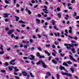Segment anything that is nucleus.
I'll use <instances>...</instances> for the list:
<instances>
[{"label":"nucleus","instance_id":"obj_27","mask_svg":"<svg viewBox=\"0 0 79 79\" xmlns=\"http://www.w3.org/2000/svg\"><path fill=\"white\" fill-rule=\"evenodd\" d=\"M54 27L55 29H56V30H58V29L56 28V25L54 26Z\"/></svg>","mask_w":79,"mask_h":79},{"label":"nucleus","instance_id":"obj_52","mask_svg":"<svg viewBox=\"0 0 79 79\" xmlns=\"http://www.w3.org/2000/svg\"><path fill=\"white\" fill-rule=\"evenodd\" d=\"M52 24L53 25H55V21H52Z\"/></svg>","mask_w":79,"mask_h":79},{"label":"nucleus","instance_id":"obj_48","mask_svg":"<svg viewBox=\"0 0 79 79\" xmlns=\"http://www.w3.org/2000/svg\"><path fill=\"white\" fill-rule=\"evenodd\" d=\"M57 11H60V7H58L57 8Z\"/></svg>","mask_w":79,"mask_h":79},{"label":"nucleus","instance_id":"obj_20","mask_svg":"<svg viewBox=\"0 0 79 79\" xmlns=\"http://www.w3.org/2000/svg\"><path fill=\"white\" fill-rule=\"evenodd\" d=\"M5 2L6 4H10V2H9V1L7 0H5Z\"/></svg>","mask_w":79,"mask_h":79},{"label":"nucleus","instance_id":"obj_50","mask_svg":"<svg viewBox=\"0 0 79 79\" xmlns=\"http://www.w3.org/2000/svg\"><path fill=\"white\" fill-rule=\"evenodd\" d=\"M23 59H24V60H27V57H24L23 58Z\"/></svg>","mask_w":79,"mask_h":79},{"label":"nucleus","instance_id":"obj_40","mask_svg":"<svg viewBox=\"0 0 79 79\" xmlns=\"http://www.w3.org/2000/svg\"><path fill=\"white\" fill-rule=\"evenodd\" d=\"M60 55H61V56L63 57V56H64V54H63H63H62V53H61L60 54Z\"/></svg>","mask_w":79,"mask_h":79},{"label":"nucleus","instance_id":"obj_9","mask_svg":"<svg viewBox=\"0 0 79 79\" xmlns=\"http://www.w3.org/2000/svg\"><path fill=\"white\" fill-rule=\"evenodd\" d=\"M43 11H44V13H45L46 14H47L48 13V12L47 11V9H43Z\"/></svg>","mask_w":79,"mask_h":79},{"label":"nucleus","instance_id":"obj_63","mask_svg":"<svg viewBox=\"0 0 79 79\" xmlns=\"http://www.w3.org/2000/svg\"><path fill=\"white\" fill-rule=\"evenodd\" d=\"M74 2H75V0H73L71 2L72 3H74Z\"/></svg>","mask_w":79,"mask_h":79},{"label":"nucleus","instance_id":"obj_18","mask_svg":"<svg viewBox=\"0 0 79 79\" xmlns=\"http://www.w3.org/2000/svg\"><path fill=\"white\" fill-rule=\"evenodd\" d=\"M60 69L61 70H63V69L65 70V69H64V68L63 67H62V66H60Z\"/></svg>","mask_w":79,"mask_h":79},{"label":"nucleus","instance_id":"obj_30","mask_svg":"<svg viewBox=\"0 0 79 79\" xmlns=\"http://www.w3.org/2000/svg\"><path fill=\"white\" fill-rule=\"evenodd\" d=\"M11 37H12V38H13V37H14V38H15V36H14V35L13 34H12V35H11Z\"/></svg>","mask_w":79,"mask_h":79},{"label":"nucleus","instance_id":"obj_14","mask_svg":"<svg viewBox=\"0 0 79 79\" xmlns=\"http://www.w3.org/2000/svg\"><path fill=\"white\" fill-rule=\"evenodd\" d=\"M14 69L15 70H14L15 72H17V71H19V69H17V68L16 67L14 68Z\"/></svg>","mask_w":79,"mask_h":79},{"label":"nucleus","instance_id":"obj_56","mask_svg":"<svg viewBox=\"0 0 79 79\" xmlns=\"http://www.w3.org/2000/svg\"><path fill=\"white\" fill-rule=\"evenodd\" d=\"M65 32L66 33H68V30H67V29H65Z\"/></svg>","mask_w":79,"mask_h":79},{"label":"nucleus","instance_id":"obj_13","mask_svg":"<svg viewBox=\"0 0 79 79\" xmlns=\"http://www.w3.org/2000/svg\"><path fill=\"white\" fill-rule=\"evenodd\" d=\"M57 15L59 18H61V13H59L58 14H57Z\"/></svg>","mask_w":79,"mask_h":79},{"label":"nucleus","instance_id":"obj_2","mask_svg":"<svg viewBox=\"0 0 79 79\" xmlns=\"http://www.w3.org/2000/svg\"><path fill=\"white\" fill-rule=\"evenodd\" d=\"M64 46L66 47L67 49L69 50V49H70L71 48V44H64Z\"/></svg>","mask_w":79,"mask_h":79},{"label":"nucleus","instance_id":"obj_59","mask_svg":"<svg viewBox=\"0 0 79 79\" xmlns=\"http://www.w3.org/2000/svg\"><path fill=\"white\" fill-rule=\"evenodd\" d=\"M29 5L31 6H32V3H31V2L29 3Z\"/></svg>","mask_w":79,"mask_h":79},{"label":"nucleus","instance_id":"obj_55","mask_svg":"<svg viewBox=\"0 0 79 79\" xmlns=\"http://www.w3.org/2000/svg\"><path fill=\"white\" fill-rule=\"evenodd\" d=\"M37 36L38 37V38H40L41 36L40 35H37Z\"/></svg>","mask_w":79,"mask_h":79},{"label":"nucleus","instance_id":"obj_19","mask_svg":"<svg viewBox=\"0 0 79 79\" xmlns=\"http://www.w3.org/2000/svg\"><path fill=\"white\" fill-rule=\"evenodd\" d=\"M19 23H22V24H25V22H24V21H19Z\"/></svg>","mask_w":79,"mask_h":79},{"label":"nucleus","instance_id":"obj_5","mask_svg":"<svg viewBox=\"0 0 79 79\" xmlns=\"http://www.w3.org/2000/svg\"><path fill=\"white\" fill-rule=\"evenodd\" d=\"M30 56L31 57V58L29 57L28 58V59L30 60H33L34 59V58H35V56H33V55H30Z\"/></svg>","mask_w":79,"mask_h":79},{"label":"nucleus","instance_id":"obj_37","mask_svg":"<svg viewBox=\"0 0 79 79\" xmlns=\"http://www.w3.org/2000/svg\"><path fill=\"white\" fill-rule=\"evenodd\" d=\"M1 71L2 73H5V72L6 71L4 70H1Z\"/></svg>","mask_w":79,"mask_h":79},{"label":"nucleus","instance_id":"obj_39","mask_svg":"<svg viewBox=\"0 0 79 79\" xmlns=\"http://www.w3.org/2000/svg\"><path fill=\"white\" fill-rule=\"evenodd\" d=\"M52 51L54 52V53H55L56 54L57 52H56V51H55V50L53 49V50H52Z\"/></svg>","mask_w":79,"mask_h":79},{"label":"nucleus","instance_id":"obj_7","mask_svg":"<svg viewBox=\"0 0 79 79\" xmlns=\"http://www.w3.org/2000/svg\"><path fill=\"white\" fill-rule=\"evenodd\" d=\"M69 56L71 60H73V61H75V62H76V60L74 59V58H73V57H72V56H71V55H70Z\"/></svg>","mask_w":79,"mask_h":79},{"label":"nucleus","instance_id":"obj_11","mask_svg":"<svg viewBox=\"0 0 79 79\" xmlns=\"http://www.w3.org/2000/svg\"><path fill=\"white\" fill-rule=\"evenodd\" d=\"M41 63H43V61L42 60H41L40 61H39V62H38L37 63H36V64H37L38 65V64H40Z\"/></svg>","mask_w":79,"mask_h":79},{"label":"nucleus","instance_id":"obj_53","mask_svg":"<svg viewBox=\"0 0 79 79\" xmlns=\"http://www.w3.org/2000/svg\"><path fill=\"white\" fill-rule=\"evenodd\" d=\"M76 15H77V13L76 12H74V15H73V16H76Z\"/></svg>","mask_w":79,"mask_h":79},{"label":"nucleus","instance_id":"obj_26","mask_svg":"<svg viewBox=\"0 0 79 79\" xmlns=\"http://www.w3.org/2000/svg\"><path fill=\"white\" fill-rule=\"evenodd\" d=\"M63 65H64L65 66H68V65L66 63H63Z\"/></svg>","mask_w":79,"mask_h":79},{"label":"nucleus","instance_id":"obj_47","mask_svg":"<svg viewBox=\"0 0 79 79\" xmlns=\"http://www.w3.org/2000/svg\"><path fill=\"white\" fill-rule=\"evenodd\" d=\"M44 52L46 54H47L48 53V52L47 51H44Z\"/></svg>","mask_w":79,"mask_h":79},{"label":"nucleus","instance_id":"obj_10","mask_svg":"<svg viewBox=\"0 0 79 79\" xmlns=\"http://www.w3.org/2000/svg\"><path fill=\"white\" fill-rule=\"evenodd\" d=\"M22 73L23 75V76H27V73H26V72L25 71H22Z\"/></svg>","mask_w":79,"mask_h":79},{"label":"nucleus","instance_id":"obj_62","mask_svg":"<svg viewBox=\"0 0 79 79\" xmlns=\"http://www.w3.org/2000/svg\"><path fill=\"white\" fill-rule=\"evenodd\" d=\"M68 37H69L71 39H73V38L71 36H68Z\"/></svg>","mask_w":79,"mask_h":79},{"label":"nucleus","instance_id":"obj_4","mask_svg":"<svg viewBox=\"0 0 79 79\" xmlns=\"http://www.w3.org/2000/svg\"><path fill=\"white\" fill-rule=\"evenodd\" d=\"M15 31V29H13L12 30H10L9 31H8V34H11L13 33V32Z\"/></svg>","mask_w":79,"mask_h":79},{"label":"nucleus","instance_id":"obj_54","mask_svg":"<svg viewBox=\"0 0 79 79\" xmlns=\"http://www.w3.org/2000/svg\"><path fill=\"white\" fill-rule=\"evenodd\" d=\"M50 44H48V45H46V47H50Z\"/></svg>","mask_w":79,"mask_h":79},{"label":"nucleus","instance_id":"obj_49","mask_svg":"<svg viewBox=\"0 0 79 79\" xmlns=\"http://www.w3.org/2000/svg\"><path fill=\"white\" fill-rule=\"evenodd\" d=\"M37 48L39 50V51H41L42 50V49L40 48Z\"/></svg>","mask_w":79,"mask_h":79},{"label":"nucleus","instance_id":"obj_58","mask_svg":"<svg viewBox=\"0 0 79 79\" xmlns=\"http://www.w3.org/2000/svg\"><path fill=\"white\" fill-rule=\"evenodd\" d=\"M52 47L53 48H55V45H53L52 46Z\"/></svg>","mask_w":79,"mask_h":79},{"label":"nucleus","instance_id":"obj_57","mask_svg":"<svg viewBox=\"0 0 79 79\" xmlns=\"http://www.w3.org/2000/svg\"><path fill=\"white\" fill-rule=\"evenodd\" d=\"M24 47L25 48H27V46H26V45H24Z\"/></svg>","mask_w":79,"mask_h":79},{"label":"nucleus","instance_id":"obj_29","mask_svg":"<svg viewBox=\"0 0 79 79\" xmlns=\"http://www.w3.org/2000/svg\"><path fill=\"white\" fill-rule=\"evenodd\" d=\"M40 55V53L39 52H37V53L36 56L38 57H39V56Z\"/></svg>","mask_w":79,"mask_h":79},{"label":"nucleus","instance_id":"obj_23","mask_svg":"<svg viewBox=\"0 0 79 79\" xmlns=\"http://www.w3.org/2000/svg\"><path fill=\"white\" fill-rule=\"evenodd\" d=\"M30 76H31V77H34V75H33L32 73L30 72Z\"/></svg>","mask_w":79,"mask_h":79},{"label":"nucleus","instance_id":"obj_60","mask_svg":"<svg viewBox=\"0 0 79 79\" xmlns=\"http://www.w3.org/2000/svg\"><path fill=\"white\" fill-rule=\"evenodd\" d=\"M29 75H27V79H29Z\"/></svg>","mask_w":79,"mask_h":79},{"label":"nucleus","instance_id":"obj_15","mask_svg":"<svg viewBox=\"0 0 79 79\" xmlns=\"http://www.w3.org/2000/svg\"><path fill=\"white\" fill-rule=\"evenodd\" d=\"M70 70H71V71L72 73H73L74 71V67H72L70 69Z\"/></svg>","mask_w":79,"mask_h":79},{"label":"nucleus","instance_id":"obj_41","mask_svg":"<svg viewBox=\"0 0 79 79\" xmlns=\"http://www.w3.org/2000/svg\"><path fill=\"white\" fill-rule=\"evenodd\" d=\"M46 19H48V20H50L51 19V18H50V17H47L46 18Z\"/></svg>","mask_w":79,"mask_h":79},{"label":"nucleus","instance_id":"obj_12","mask_svg":"<svg viewBox=\"0 0 79 79\" xmlns=\"http://www.w3.org/2000/svg\"><path fill=\"white\" fill-rule=\"evenodd\" d=\"M42 64L43 68H47V66H46V65L44 63V62L43 61V63H42Z\"/></svg>","mask_w":79,"mask_h":79},{"label":"nucleus","instance_id":"obj_25","mask_svg":"<svg viewBox=\"0 0 79 79\" xmlns=\"http://www.w3.org/2000/svg\"><path fill=\"white\" fill-rule=\"evenodd\" d=\"M67 63H68V64H72V63L70 61H67Z\"/></svg>","mask_w":79,"mask_h":79},{"label":"nucleus","instance_id":"obj_61","mask_svg":"<svg viewBox=\"0 0 79 79\" xmlns=\"http://www.w3.org/2000/svg\"><path fill=\"white\" fill-rule=\"evenodd\" d=\"M9 30V28H6V31H8Z\"/></svg>","mask_w":79,"mask_h":79},{"label":"nucleus","instance_id":"obj_1","mask_svg":"<svg viewBox=\"0 0 79 79\" xmlns=\"http://www.w3.org/2000/svg\"><path fill=\"white\" fill-rule=\"evenodd\" d=\"M61 74L62 75H66L67 76H70V77H72V75L70 73H64L63 71H61Z\"/></svg>","mask_w":79,"mask_h":79},{"label":"nucleus","instance_id":"obj_44","mask_svg":"<svg viewBox=\"0 0 79 79\" xmlns=\"http://www.w3.org/2000/svg\"><path fill=\"white\" fill-rule=\"evenodd\" d=\"M16 11L17 13H19V10L18 9H16Z\"/></svg>","mask_w":79,"mask_h":79},{"label":"nucleus","instance_id":"obj_22","mask_svg":"<svg viewBox=\"0 0 79 79\" xmlns=\"http://www.w3.org/2000/svg\"><path fill=\"white\" fill-rule=\"evenodd\" d=\"M71 50L73 52V53H75V49L73 48H72V49H71Z\"/></svg>","mask_w":79,"mask_h":79},{"label":"nucleus","instance_id":"obj_45","mask_svg":"<svg viewBox=\"0 0 79 79\" xmlns=\"http://www.w3.org/2000/svg\"><path fill=\"white\" fill-rule=\"evenodd\" d=\"M30 42H31V43L33 42V41L32 40V39H30Z\"/></svg>","mask_w":79,"mask_h":79},{"label":"nucleus","instance_id":"obj_36","mask_svg":"<svg viewBox=\"0 0 79 79\" xmlns=\"http://www.w3.org/2000/svg\"><path fill=\"white\" fill-rule=\"evenodd\" d=\"M56 54L55 53L53 52L52 53V55L53 56H56V54Z\"/></svg>","mask_w":79,"mask_h":79},{"label":"nucleus","instance_id":"obj_42","mask_svg":"<svg viewBox=\"0 0 79 79\" xmlns=\"http://www.w3.org/2000/svg\"><path fill=\"white\" fill-rule=\"evenodd\" d=\"M55 44L56 45H58V43H57L56 41H54V42Z\"/></svg>","mask_w":79,"mask_h":79},{"label":"nucleus","instance_id":"obj_34","mask_svg":"<svg viewBox=\"0 0 79 79\" xmlns=\"http://www.w3.org/2000/svg\"><path fill=\"white\" fill-rule=\"evenodd\" d=\"M10 58V57L9 56H7L6 57H5L4 59H8Z\"/></svg>","mask_w":79,"mask_h":79},{"label":"nucleus","instance_id":"obj_51","mask_svg":"<svg viewBox=\"0 0 79 79\" xmlns=\"http://www.w3.org/2000/svg\"><path fill=\"white\" fill-rule=\"evenodd\" d=\"M31 2L32 3H35V1H34V0H31Z\"/></svg>","mask_w":79,"mask_h":79},{"label":"nucleus","instance_id":"obj_24","mask_svg":"<svg viewBox=\"0 0 79 79\" xmlns=\"http://www.w3.org/2000/svg\"><path fill=\"white\" fill-rule=\"evenodd\" d=\"M4 18H8V15L6 14H4Z\"/></svg>","mask_w":79,"mask_h":79},{"label":"nucleus","instance_id":"obj_46","mask_svg":"<svg viewBox=\"0 0 79 79\" xmlns=\"http://www.w3.org/2000/svg\"><path fill=\"white\" fill-rule=\"evenodd\" d=\"M62 52V50L61 49H60L59 50L58 52L60 53H61Z\"/></svg>","mask_w":79,"mask_h":79},{"label":"nucleus","instance_id":"obj_64","mask_svg":"<svg viewBox=\"0 0 79 79\" xmlns=\"http://www.w3.org/2000/svg\"><path fill=\"white\" fill-rule=\"evenodd\" d=\"M54 34L55 36H56V37H57V34H56V33H54Z\"/></svg>","mask_w":79,"mask_h":79},{"label":"nucleus","instance_id":"obj_17","mask_svg":"<svg viewBox=\"0 0 79 79\" xmlns=\"http://www.w3.org/2000/svg\"><path fill=\"white\" fill-rule=\"evenodd\" d=\"M15 18H16V21H18V19H19V17L18 16H15Z\"/></svg>","mask_w":79,"mask_h":79},{"label":"nucleus","instance_id":"obj_3","mask_svg":"<svg viewBox=\"0 0 79 79\" xmlns=\"http://www.w3.org/2000/svg\"><path fill=\"white\" fill-rule=\"evenodd\" d=\"M16 59H13L10 62V64H13V65H15V63H14Z\"/></svg>","mask_w":79,"mask_h":79},{"label":"nucleus","instance_id":"obj_8","mask_svg":"<svg viewBox=\"0 0 79 79\" xmlns=\"http://www.w3.org/2000/svg\"><path fill=\"white\" fill-rule=\"evenodd\" d=\"M35 21L36 23L38 24H40V20L38 19H35Z\"/></svg>","mask_w":79,"mask_h":79},{"label":"nucleus","instance_id":"obj_33","mask_svg":"<svg viewBox=\"0 0 79 79\" xmlns=\"http://www.w3.org/2000/svg\"><path fill=\"white\" fill-rule=\"evenodd\" d=\"M10 20V19H5V22H7V21H8Z\"/></svg>","mask_w":79,"mask_h":79},{"label":"nucleus","instance_id":"obj_6","mask_svg":"<svg viewBox=\"0 0 79 79\" xmlns=\"http://www.w3.org/2000/svg\"><path fill=\"white\" fill-rule=\"evenodd\" d=\"M25 11H27V12H28L29 15H31V11L28 10L27 8L25 9Z\"/></svg>","mask_w":79,"mask_h":79},{"label":"nucleus","instance_id":"obj_16","mask_svg":"<svg viewBox=\"0 0 79 79\" xmlns=\"http://www.w3.org/2000/svg\"><path fill=\"white\" fill-rule=\"evenodd\" d=\"M52 63H54V64H56V63H57V62L54 60H52Z\"/></svg>","mask_w":79,"mask_h":79},{"label":"nucleus","instance_id":"obj_43","mask_svg":"<svg viewBox=\"0 0 79 79\" xmlns=\"http://www.w3.org/2000/svg\"><path fill=\"white\" fill-rule=\"evenodd\" d=\"M38 17H39V18L41 17L42 16V15H40V14H38Z\"/></svg>","mask_w":79,"mask_h":79},{"label":"nucleus","instance_id":"obj_38","mask_svg":"<svg viewBox=\"0 0 79 79\" xmlns=\"http://www.w3.org/2000/svg\"><path fill=\"white\" fill-rule=\"evenodd\" d=\"M44 8H45V10H47V6H44Z\"/></svg>","mask_w":79,"mask_h":79},{"label":"nucleus","instance_id":"obj_32","mask_svg":"<svg viewBox=\"0 0 79 79\" xmlns=\"http://www.w3.org/2000/svg\"><path fill=\"white\" fill-rule=\"evenodd\" d=\"M8 69H9L10 71H12V68H11L10 67H8Z\"/></svg>","mask_w":79,"mask_h":79},{"label":"nucleus","instance_id":"obj_21","mask_svg":"<svg viewBox=\"0 0 79 79\" xmlns=\"http://www.w3.org/2000/svg\"><path fill=\"white\" fill-rule=\"evenodd\" d=\"M46 74L47 75H48V76H51V74L49 72H47Z\"/></svg>","mask_w":79,"mask_h":79},{"label":"nucleus","instance_id":"obj_35","mask_svg":"<svg viewBox=\"0 0 79 79\" xmlns=\"http://www.w3.org/2000/svg\"><path fill=\"white\" fill-rule=\"evenodd\" d=\"M59 75L58 74L56 75V78L57 79H59Z\"/></svg>","mask_w":79,"mask_h":79},{"label":"nucleus","instance_id":"obj_31","mask_svg":"<svg viewBox=\"0 0 79 79\" xmlns=\"http://www.w3.org/2000/svg\"><path fill=\"white\" fill-rule=\"evenodd\" d=\"M4 52H3V51L1 52H0V54L3 55V54H4Z\"/></svg>","mask_w":79,"mask_h":79},{"label":"nucleus","instance_id":"obj_28","mask_svg":"<svg viewBox=\"0 0 79 79\" xmlns=\"http://www.w3.org/2000/svg\"><path fill=\"white\" fill-rule=\"evenodd\" d=\"M4 65L8 66V65H9V64H8V63L7 62H6L4 64Z\"/></svg>","mask_w":79,"mask_h":79}]
</instances>
